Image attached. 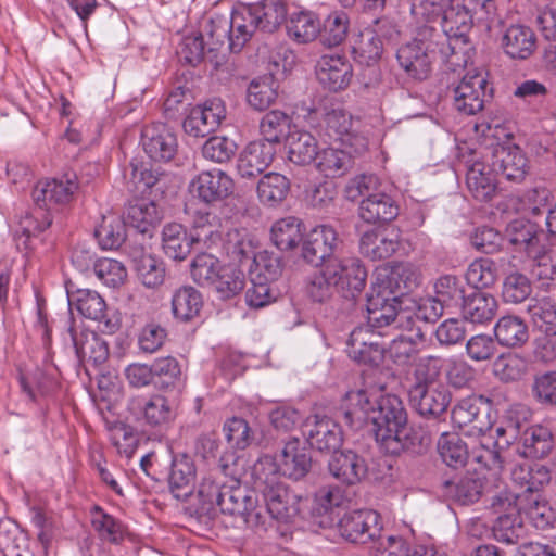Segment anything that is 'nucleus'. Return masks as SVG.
I'll use <instances>...</instances> for the list:
<instances>
[{
  "mask_svg": "<svg viewBox=\"0 0 556 556\" xmlns=\"http://www.w3.org/2000/svg\"><path fill=\"white\" fill-rule=\"evenodd\" d=\"M94 236L102 249H117L126 237L125 223L117 213L109 212L102 216L101 223L94 229Z\"/></svg>",
  "mask_w": 556,
  "mask_h": 556,
  "instance_id": "44",
  "label": "nucleus"
},
{
  "mask_svg": "<svg viewBox=\"0 0 556 556\" xmlns=\"http://www.w3.org/2000/svg\"><path fill=\"white\" fill-rule=\"evenodd\" d=\"M435 298L444 306H458L465 300V287L454 275L441 276L434 283Z\"/></svg>",
  "mask_w": 556,
  "mask_h": 556,
  "instance_id": "61",
  "label": "nucleus"
},
{
  "mask_svg": "<svg viewBox=\"0 0 556 556\" xmlns=\"http://www.w3.org/2000/svg\"><path fill=\"white\" fill-rule=\"evenodd\" d=\"M433 28L422 27L418 36L397 50L401 67L413 78L425 79L431 71L433 48Z\"/></svg>",
  "mask_w": 556,
  "mask_h": 556,
  "instance_id": "8",
  "label": "nucleus"
},
{
  "mask_svg": "<svg viewBox=\"0 0 556 556\" xmlns=\"http://www.w3.org/2000/svg\"><path fill=\"white\" fill-rule=\"evenodd\" d=\"M77 190V175L66 173L61 177L39 180L33 189V200L39 208L59 211L74 200Z\"/></svg>",
  "mask_w": 556,
  "mask_h": 556,
  "instance_id": "9",
  "label": "nucleus"
},
{
  "mask_svg": "<svg viewBox=\"0 0 556 556\" xmlns=\"http://www.w3.org/2000/svg\"><path fill=\"white\" fill-rule=\"evenodd\" d=\"M278 85L271 75L253 79L247 91V101L256 111L268 109L278 97Z\"/></svg>",
  "mask_w": 556,
  "mask_h": 556,
  "instance_id": "48",
  "label": "nucleus"
},
{
  "mask_svg": "<svg viewBox=\"0 0 556 556\" xmlns=\"http://www.w3.org/2000/svg\"><path fill=\"white\" fill-rule=\"evenodd\" d=\"M406 334L392 340L387 351V356L397 366L409 364L417 355L420 345L425 344V332L420 327H403Z\"/></svg>",
  "mask_w": 556,
  "mask_h": 556,
  "instance_id": "31",
  "label": "nucleus"
},
{
  "mask_svg": "<svg viewBox=\"0 0 556 556\" xmlns=\"http://www.w3.org/2000/svg\"><path fill=\"white\" fill-rule=\"evenodd\" d=\"M486 74L483 70H468L454 89V106L465 115H475L484 106Z\"/></svg>",
  "mask_w": 556,
  "mask_h": 556,
  "instance_id": "12",
  "label": "nucleus"
},
{
  "mask_svg": "<svg viewBox=\"0 0 556 556\" xmlns=\"http://www.w3.org/2000/svg\"><path fill=\"white\" fill-rule=\"evenodd\" d=\"M225 117V104L220 99L215 98L190 109L182 126L189 136L205 137L215 131Z\"/></svg>",
  "mask_w": 556,
  "mask_h": 556,
  "instance_id": "13",
  "label": "nucleus"
},
{
  "mask_svg": "<svg viewBox=\"0 0 556 556\" xmlns=\"http://www.w3.org/2000/svg\"><path fill=\"white\" fill-rule=\"evenodd\" d=\"M250 7L235 10L228 18L229 37L228 49L231 52H240L251 39L258 25Z\"/></svg>",
  "mask_w": 556,
  "mask_h": 556,
  "instance_id": "30",
  "label": "nucleus"
},
{
  "mask_svg": "<svg viewBox=\"0 0 556 556\" xmlns=\"http://www.w3.org/2000/svg\"><path fill=\"white\" fill-rule=\"evenodd\" d=\"M308 444L318 451H332L342 445L343 431L341 427L329 418H315L307 432Z\"/></svg>",
  "mask_w": 556,
  "mask_h": 556,
  "instance_id": "35",
  "label": "nucleus"
},
{
  "mask_svg": "<svg viewBox=\"0 0 556 556\" xmlns=\"http://www.w3.org/2000/svg\"><path fill=\"white\" fill-rule=\"evenodd\" d=\"M386 356L380 337L367 328H357L350 333V357L358 364L378 367Z\"/></svg>",
  "mask_w": 556,
  "mask_h": 556,
  "instance_id": "19",
  "label": "nucleus"
},
{
  "mask_svg": "<svg viewBox=\"0 0 556 556\" xmlns=\"http://www.w3.org/2000/svg\"><path fill=\"white\" fill-rule=\"evenodd\" d=\"M419 283V273L410 263H394L377 270L374 290L401 299Z\"/></svg>",
  "mask_w": 556,
  "mask_h": 556,
  "instance_id": "11",
  "label": "nucleus"
},
{
  "mask_svg": "<svg viewBox=\"0 0 556 556\" xmlns=\"http://www.w3.org/2000/svg\"><path fill=\"white\" fill-rule=\"evenodd\" d=\"M344 146L334 142L317 155V168L326 177L337 178L345 175L348 167V152Z\"/></svg>",
  "mask_w": 556,
  "mask_h": 556,
  "instance_id": "51",
  "label": "nucleus"
},
{
  "mask_svg": "<svg viewBox=\"0 0 556 556\" xmlns=\"http://www.w3.org/2000/svg\"><path fill=\"white\" fill-rule=\"evenodd\" d=\"M348 66L344 54H325L318 61L317 78L329 90L345 88Z\"/></svg>",
  "mask_w": 556,
  "mask_h": 556,
  "instance_id": "33",
  "label": "nucleus"
},
{
  "mask_svg": "<svg viewBox=\"0 0 556 556\" xmlns=\"http://www.w3.org/2000/svg\"><path fill=\"white\" fill-rule=\"evenodd\" d=\"M496 170L483 161H475L467 170L466 182L472 197L489 201L496 190Z\"/></svg>",
  "mask_w": 556,
  "mask_h": 556,
  "instance_id": "29",
  "label": "nucleus"
},
{
  "mask_svg": "<svg viewBox=\"0 0 556 556\" xmlns=\"http://www.w3.org/2000/svg\"><path fill=\"white\" fill-rule=\"evenodd\" d=\"M532 286L529 278L520 273H511L504 278L502 298L505 303L518 304L529 298Z\"/></svg>",
  "mask_w": 556,
  "mask_h": 556,
  "instance_id": "63",
  "label": "nucleus"
},
{
  "mask_svg": "<svg viewBox=\"0 0 556 556\" xmlns=\"http://www.w3.org/2000/svg\"><path fill=\"white\" fill-rule=\"evenodd\" d=\"M361 410L371 426L376 441L388 453L401 448L400 434L406 426L407 413L402 400L394 394H384L371 402L365 392H359Z\"/></svg>",
  "mask_w": 556,
  "mask_h": 556,
  "instance_id": "1",
  "label": "nucleus"
},
{
  "mask_svg": "<svg viewBox=\"0 0 556 556\" xmlns=\"http://www.w3.org/2000/svg\"><path fill=\"white\" fill-rule=\"evenodd\" d=\"M195 475V466L190 456L186 454L174 456L168 483L170 492L177 500H187L192 494Z\"/></svg>",
  "mask_w": 556,
  "mask_h": 556,
  "instance_id": "28",
  "label": "nucleus"
},
{
  "mask_svg": "<svg viewBox=\"0 0 556 556\" xmlns=\"http://www.w3.org/2000/svg\"><path fill=\"white\" fill-rule=\"evenodd\" d=\"M144 152L153 161L168 162L178 149L176 135L164 124L146 126L141 134Z\"/></svg>",
  "mask_w": 556,
  "mask_h": 556,
  "instance_id": "17",
  "label": "nucleus"
},
{
  "mask_svg": "<svg viewBox=\"0 0 556 556\" xmlns=\"http://www.w3.org/2000/svg\"><path fill=\"white\" fill-rule=\"evenodd\" d=\"M127 219L132 227L146 233L160 220V215L154 202L136 200L127 208Z\"/></svg>",
  "mask_w": 556,
  "mask_h": 556,
  "instance_id": "58",
  "label": "nucleus"
},
{
  "mask_svg": "<svg viewBox=\"0 0 556 556\" xmlns=\"http://www.w3.org/2000/svg\"><path fill=\"white\" fill-rule=\"evenodd\" d=\"M553 446L552 431L545 426L533 425L522 433L520 454L527 458H544L552 452Z\"/></svg>",
  "mask_w": 556,
  "mask_h": 556,
  "instance_id": "37",
  "label": "nucleus"
},
{
  "mask_svg": "<svg viewBox=\"0 0 556 556\" xmlns=\"http://www.w3.org/2000/svg\"><path fill=\"white\" fill-rule=\"evenodd\" d=\"M511 481L519 491L509 492L522 494V504L529 505L533 498L541 503L540 491L549 483L551 471L541 464H519L511 470Z\"/></svg>",
  "mask_w": 556,
  "mask_h": 556,
  "instance_id": "14",
  "label": "nucleus"
},
{
  "mask_svg": "<svg viewBox=\"0 0 556 556\" xmlns=\"http://www.w3.org/2000/svg\"><path fill=\"white\" fill-rule=\"evenodd\" d=\"M191 191L206 204H216L233 192V180L220 169L203 170L190 182Z\"/></svg>",
  "mask_w": 556,
  "mask_h": 556,
  "instance_id": "15",
  "label": "nucleus"
},
{
  "mask_svg": "<svg viewBox=\"0 0 556 556\" xmlns=\"http://www.w3.org/2000/svg\"><path fill=\"white\" fill-rule=\"evenodd\" d=\"M338 237L336 230L326 225L313 228L303 242V257L311 264L318 265L330 258Z\"/></svg>",
  "mask_w": 556,
  "mask_h": 556,
  "instance_id": "25",
  "label": "nucleus"
},
{
  "mask_svg": "<svg viewBox=\"0 0 556 556\" xmlns=\"http://www.w3.org/2000/svg\"><path fill=\"white\" fill-rule=\"evenodd\" d=\"M67 296L70 307H75L81 316L97 321L105 318L106 303L97 291L90 289L71 291L67 288Z\"/></svg>",
  "mask_w": 556,
  "mask_h": 556,
  "instance_id": "39",
  "label": "nucleus"
},
{
  "mask_svg": "<svg viewBox=\"0 0 556 556\" xmlns=\"http://www.w3.org/2000/svg\"><path fill=\"white\" fill-rule=\"evenodd\" d=\"M226 251L238 263L243 260L253 261L254 267L251 269V277L274 283L282 273L279 257L266 251L254 254L251 242L240 238L238 231L228 233Z\"/></svg>",
  "mask_w": 556,
  "mask_h": 556,
  "instance_id": "5",
  "label": "nucleus"
},
{
  "mask_svg": "<svg viewBox=\"0 0 556 556\" xmlns=\"http://www.w3.org/2000/svg\"><path fill=\"white\" fill-rule=\"evenodd\" d=\"M216 508L225 515L241 518L249 527L256 528L265 525L264 516L257 510L255 500L238 481L224 485L222 498Z\"/></svg>",
  "mask_w": 556,
  "mask_h": 556,
  "instance_id": "10",
  "label": "nucleus"
},
{
  "mask_svg": "<svg viewBox=\"0 0 556 556\" xmlns=\"http://www.w3.org/2000/svg\"><path fill=\"white\" fill-rule=\"evenodd\" d=\"M287 31L299 43L311 42L320 34V21L311 11L295 12L287 22Z\"/></svg>",
  "mask_w": 556,
  "mask_h": 556,
  "instance_id": "45",
  "label": "nucleus"
},
{
  "mask_svg": "<svg viewBox=\"0 0 556 556\" xmlns=\"http://www.w3.org/2000/svg\"><path fill=\"white\" fill-rule=\"evenodd\" d=\"M131 403L142 413L146 424L152 428L165 429L176 418L175 405L163 395L139 397Z\"/></svg>",
  "mask_w": 556,
  "mask_h": 556,
  "instance_id": "27",
  "label": "nucleus"
},
{
  "mask_svg": "<svg viewBox=\"0 0 556 556\" xmlns=\"http://www.w3.org/2000/svg\"><path fill=\"white\" fill-rule=\"evenodd\" d=\"M401 231L395 226L374 229L363 233L359 240L361 253L370 260L391 257L400 248Z\"/></svg>",
  "mask_w": 556,
  "mask_h": 556,
  "instance_id": "20",
  "label": "nucleus"
},
{
  "mask_svg": "<svg viewBox=\"0 0 556 556\" xmlns=\"http://www.w3.org/2000/svg\"><path fill=\"white\" fill-rule=\"evenodd\" d=\"M201 293L193 287H181L172 298V312L176 319L189 321L197 317L202 308Z\"/></svg>",
  "mask_w": 556,
  "mask_h": 556,
  "instance_id": "47",
  "label": "nucleus"
},
{
  "mask_svg": "<svg viewBox=\"0 0 556 556\" xmlns=\"http://www.w3.org/2000/svg\"><path fill=\"white\" fill-rule=\"evenodd\" d=\"M528 366L523 357L515 353L500 355L494 364L493 371L502 381H516L527 372Z\"/></svg>",
  "mask_w": 556,
  "mask_h": 556,
  "instance_id": "62",
  "label": "nucleus"
},
{
  "mask_svg": "<svg viewBox=\"0 0 556 556\" xmlns=\"http://www.w3.org/2000/svg\"><path fill=\"white\" fill-rule=\"evenodd\" d=\"M533 325L547 336H556V302L549 298L533 299L528 305Z\"/></svg>",
  "mask_w": 556,
  "mask_h": 556,
  "instance_id": "53",
  "label": "nucleus"
},
{
  "mask_svg": "<svg viewBox=\"0 0 556 556\" xmlns=\"http://www.w3.org/2000/svg\"><path fill=\"white\" fill-rule=\"evenodd\" d=\"M492 166L497 174L514 182H521L530 169L527 155L515 144L496 147L492 153Z\"/></svg>",
  "mask_w": 556,
  "mask_h": 556,
  "instance_id": "21",
  "label": "nucleus"
},
{
  "mask_svg": "<svg viewBox=\"0 0 556 556\" xmlns=\"http://www.w3.org/2000/svg\"><path fill=\"white\" fill-rule=\"evenodd\" d=\"M224 266L212 254L200 253L191 263V277L199 286L211 288Z\"/></svg>",
  "mask_w": 556,
  "mask_h": 556,
  "instance_id": "55",
  "label": "nucleus"
},
{
  "mask_svg": "<svg viewBox=\"0 0 556 556\" xmlns=\"http://www.w3.org/2000/svg\"><path fill=\"white\" fill-rule=\"evenodd\" d=\"M399 213L396 202L383 192L362 199L358 206L359 218L372 225L389 224L399 216Z\"/></svg>",
  "mask_w": 556,
  "mask_h": 556,
  "instance_id": "26",
  "label": "nucleus"
},
{
  "mask_svg": "<svg viewBox=\"0 0 556 556\" xmlns=\"http://www.w3.org/2000/svg\"><path fill=\"white\" fill-rule=\"evenodd\" d=\"M290 190L288 178L279 173L264 175L257 184V195L264 204L276 206L281 203Z\"/></svg>",
  "mask_w": 556,
  "mask_h": 556,
  "instance_id": "50",
  "label": "nucleus"
},
{
  "mask_svg": "<svg viewBox=\"0 0 556 556\" xmlns=\"http://www.w3.org/2000/svg\"><path fill=\"white\" fill-rule=\"evenodd\" d=\"M271 240L282 251L291 250L302 240V223L299 218L288 216L271 226Z\"/></svg>",
  "mask_w": 556,
  "mask_h": 556,
  "instance_id": "52",
  "label": "nucleus"
},
{
  "mask_svg": "<svg viewBox=\"0 0 556 556\" xmlns=\"http://www.w3.org/2000/svg\"><path fill=\"white\" fill-rule=\"evenodd\" d=\"M477 4L469 5L467 0L452 2L445 5L440 17L441 28L448 38L466 42V35L475 21L484 24L488 28L495 21V1L477 0Z\"/></svg>",
  "mask_w": 556,
  "mask_h": 556,
  "instance_id": "4",
  "label": "nucleus"
},
{
  "mask_svg": "<svg viewBox=\"0 0 556 556\" xmlns=\"http://www.w3.org/2000/svg\"><path fill=\"white\" fill-rule=\"evenodd\" d=\"M249 7L256 17L258 29L263 31L273 33L286 21L287 5L283 0H263Z\"/></svg>",
  "mask_w": 556,
  "mask_h": 556,
  "instance_id": "43",
  "label": "nucleus"
},
{
  "mask_svg": "<svg viewBox=\"0 0 556 556\" xmlns=\"http://www.w3.org/2000/svg\"><path fill=\"white\" fill-rule=\"evenodd\" d=\"M281 473L292 480L304 478L311 470L312 457L299 438L288 439L276 458Z\"/></svg>",
  "mask_w": 556,
  "mask_h": 556,
  "instance_id": "22",
  "label": "nucleus"
},
{
  "mask_svg": "<svg viewBox=\"0 0 556 556\" xmlns=\"http://www.w3.org/2000/svg\"><path fill=\"white\" fill-rule=\"evenodd\" d=\"M244 273L237 266L225 265L211 287L222 299H230L243 290Z\"/></svg>",
  "mask_w": 556,
  "mask_h": 556,
  "instance_id": "57",
  "label": "nucleus"
},
{
  "mask_svg": "<svg viewBox=\"0 0 556 556\" xmlns=\"http://www.w3.org/2000/svg\"><path fill=\"white\" fill-rule=\"evenodd\" d=\"M329 460V471L340 484H330L327 489L320 490L314 498L312 515L319 518L316 522L324 528L334 525L342 527L343 519L348 515L344 504L348 500V455L343 451L332 450Z\"/></svg>",
  "mask_w": 556,
  "mask_h": 556,
  "instance_id": "2",
  "label": "nucleus"
},
{
  "mask_svg": "<svg viewBox=\"0 0 556 556\" xmlns=\"http://www.w3.org/2000/svg\"><path fill=\"white\" fill-rule=\"evenodd\" d=\"M494 336L501 346L520 348L528 341L529 330L521 317L505 315L495 323Z\"/></svg>",
  "mask_w": 556,
  "mask_h": 556,
  "instance_id": "36",
  "label": "nucleus"
},
{
  "mask_svg": "<svg viewBox=\"0 0 556 556\" xmlns=\"http://www.w3.org/2000/svg\"><path fill=\"white\" fill-rule=\"evenodd\" d=\"M402 317H406L407 327L416 328L417 321H435L443 313L444 305L432 296L404 298Z\"/></svg>",
  "mask_w": 556,
  "mask_h": 556,
  "instance_id": "32",
  "label": "nucleus"
},
{
  "mask_svg": "<svg viewBox=\"0 0 556 556\" xmlns=\"http://www.w3.org/2000/svg\"><path fill=\"white\" fill-rule=\"evenodd\" d=\"M72 339L76 355L80 362L99 366L108 359V343L96 332H81L79 336L72 333Z\"/></svg>",
  "mask_w": 556,
  "mask_h": 556,
  "instance_id": "38",
  "label": "nucleus"
},
{
  "mask_svg": "<svg viewBox=\"0 0 556 556\" xmlns=\"http://www.w3.org/2000/svg\"><path fill=\"white\" fill-rule=\"evenodd\" d=\"M409 399L421 416H440L451 403V393L442 383L414 384L409 390Z\"/></svg>",
  "mask_w": 556,
  "mask_h": 556,
  "instance_id": "18",
  "label": "nucleus"
},
{
  "mask_svg": "<svg viewBox=\"0 0 556 556\" xmlns=\"http://www.w3.org/2000/svg\"><path fill=\"white\" fill-rule=\"evenodd\" d=\"M438 452L450 467H462L469 457L467 444L457 433L444 432L438 441Z\"/></svg>",
  "mask_w": 556,
  "mask_h": 556,
  "instance_id": "54",
  "label": "nucleus"
},
{
  "mask_svg": "<svg viewBox=\"0 0 556 556\" xmlns=\"http://www.w3.org/2000/svg\"><path fill=\"white\" fill-rule=\"evenodd\" d=\"M289 126L290 117L286 113L278 110L268 112L260 123V130L263 136L261 141L273 143L276 148V144L285 138Z\"/></svg>",
  "mask_w": 556,
  "mask_h": 556,
  "instance_id": "60",
  "label": "nucleus"
},
{
  "mask_svg": "<svg viewBox=\"0 0 556 556\" xmlns=\"http://www.w3.org/2000/svg\"><path fill=\"white\" fill-rule=\"evenodd\" d=\"M280 473L276 458L269 455L260 457L251 471L254 490L262 495L268 490L282 484Z\"/></svg>",
  "mask_w": 556,
  "mask_h": 556,
  "instance_id": "46",
  "label": "nucleus"
},
{
  "mask_svg": "<svg viewBox=\"0 0 556 556\" xmlns=\"http://www.w3.org/2000/svg\"><path fill=\"white\" fill-rule=\"evenodd\" d=\"M403 299L388 295L377 290L367 299V318L372 327H384L393 323L396 327H407L406 317H402Z\"/></svg>",
  "mask_w": 556,
  "mask_h": 556,
  "instance_id": "16",
  "label": "nucleus"
},
{
  "mask_svg": "<svg viewBox=\"0 0 556 556\" xmlns=\"http://www.w3.org/2000/svg\"><path fill=\"white\" fill-rule=\"evenodd\" d=\"M262 498L267 513L276 520L291 521L301 511L302 497L285 483L268 490L262 494Z\"/></svg>",
  "mask_w": 556,
  "mask_h": 556,
  "instance_id": "23",
  "label": "nucleus"
},
{
  "mask_svg": "<svg viewBox=\"0 0 556 556\" xmlns=\"http://www.w3.org/2000/svg\"><path fill=\"white\" fill-rule=\"evenodd\" d=\"M492 508L497 518L493 525V535L496 541L506 544H514L518 538L517 527L522 522L521 515L535 522L543 518L546 506L532 500L529 505L522 504V494L500 492L492 502Z\"/></svg>",
  "mask_w": 556,
  "mask_h": 556,
  "instance_id": "3",
  "label": "nucleus"
},
{
  "mask_svg": "<svg viewBox=\"0 0 556 556\" xmlns=\"http://www.w3.org/2000/svg\"><path fill=\"white\" fill-rule=\"evenodd\" d=\"M91 525L103 540L119 543L124 538V525L100 506H94L91 510Z\"/></svg>",
  "mask_w": 556,
  "mask_h": 556,
  "instance_id": "59",
  "label": "nucleus"
},
{
  "mask_svg": "<svg viewBox=\"0 0 556 556\" xmlns=\"http://www.w3.org/2000/svg\"><path fill=\"white\" fill-rule=\"evenodd\" d=\"M491 400L483 395H470L460 400L452 409V422L467 435L479 437L491 431Z\"/></svg>",
  "mask_w": 556,
  "mask_h": 556,
  "instance_id": "6",
  "label": "nucleus"
},
{
  "mask_svg": "<svg viewBox=\"0 0 556 556\" xmlns=\"http://www.w3.org/2000/svg\"><path fill=\"white\" fill-rule=\"evenodd\" d=\"M464 317L473 324L491 321L497 312L495 296L484 292H473L462 303Z\"/></svg>",
  "mask_w": 556,
  "mask_h": 556,
  "instance_id": "41",
  "label": "nucleus"
},
{
  "mask_svg": "<svg viewBox=\"0 0 556 556\" xmlns=\"http://www.w3.org/2000/svg\"><path fill=\"white\" fill-rule=\"evenodd\" d=\"M379 514L361 509L350 515V542L366 544L380 534Z\"/></svg>",
  "mask_w": 556,
  "mask_h": 556,
  "instance_id": "40",
  "label": "nucleus"
},
{
  "mask_svg": "<svg viewBox=\"0 0 556 556\" xmlns=\"http://www.w3.org/2000/svg\"><path fill=\"white\" fill-rule=\"evenodd\" d=\"M287 141L289 160L294 164L306 165L317 159V140L311 132L293 130L289 132Z\"/></svg>",
  "mask_w": 556,
  "mask_h": 556,
  "instance_id": "42",
  "label": "nucleus"
},
{
  "mask_svg": "<svg viewBox=\"0 0 556 556\" xmlns=\"http://www.w3.org/2000/svg\"><path fill=\"white\" fill-rule=\"evenodd\" d=\"M503 47L513 59H528L535 50L536 37L533 30L522 25H511L503 36Z\"/></svg>",
  "mask_w": 556,
  "mask_h": 556,
  "instance_id": "34",
  "label": "nucleus"
},
{
  "mask_svg": "<svg viewBox=\"0 0 556 556\" xmlns=\"http://www.w3.org/2000/svg\"><path fill=\"white\" fill-rule=\"evenodd\" d=\"M163 250L173 260H185L190 253L192 240L182 225L172 223L163 228Z\"/></svg>",
  "mask_w": 556,
  "mask_h": 556,
  "instance_id": "49",
  "label": "nucleus"
},
{
  "mask_svg": "<svg viewBox=\"0 0 556 556\" xmlns=\"http://www.w3.org/2000/svg\"><path fill=\"white\" fill-rule=\"evenodd\" d=\"M498 276L496 263L491 258H476L472 261L466 271L467 282L476 289L492 287Z\"/></svg>",
  "mask_w": 556,
  "mask_h": 556,
  "instance_id": "56",
  "label": "nucleus"
},
{
  "mask_svg": "<svg viewBox=\"0 0 556 556\" xmlns=\"http://www.w3.org/2000/svg\"><path fill=\"white\" fill-rule=\"evenodd\" d=\"M492 431L493 429L480 433L478 445L472 447L471 457L481 468L493 471V476H497L503 468L501 451L507 448L516 440L518 426H500L495 429V437Z\"/></svg>",
  "mask_w": 556,
  "mask_h": 556,
  "instance_id": "7",
  "label": "nucleus"
},
{
  "mask_svg": "<svg viewBox=\"0 0 556 556\" xmlns=\"http://www.w3.org/2000/svg\"><path fill=\"white\" fill-rule=\"evenodd\" d=\"M276 148L266 141H252L241 152L238 159V173L243 178L260 175L273 162Z\"/></svg>",
  "mask_w": 556,
  "mask_h": 556,
  "instance_id": "24",
  "label": "nucleus"
},
{
  "mask_svg": "<svg viewBox=\"0 0 556 556\" xmlns=\"http://www.w3.org/2000/svg\"><path fill=\"white\" fill-rule=\"evenodd\" d=\"M153 377L162 388H174L181 381V367L173 356L159 357L152 363Z\"/></svg>",
  "mask_w": 556,
  "mask_h": 556,
  "instance_id": "64",
  "label": "nucleus"
}]
</instances>
